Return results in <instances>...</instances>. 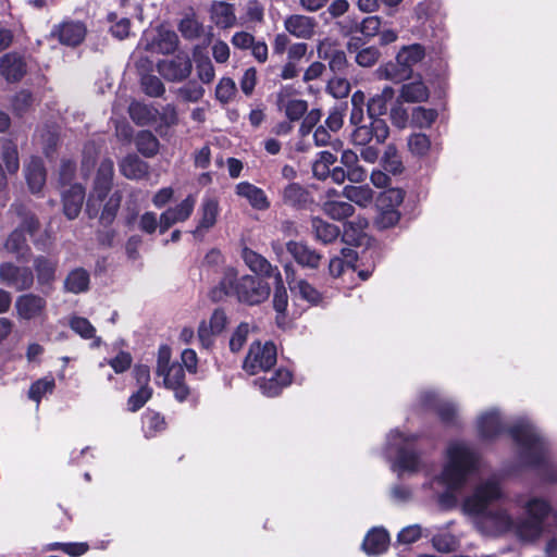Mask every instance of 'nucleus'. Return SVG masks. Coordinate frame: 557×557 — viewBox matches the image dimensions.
I'll return each instance as SVG.
<instances>
[{"label":"nucleus","instance_id":"obj_11","mask_svg":"<svg viewBox=\"0 0 557 557\" xmlns=\"http://www.w3.org/2000/svg\"><path fill=\"white\" fill-rule=\"evenodd\" d=\"M389 136V127L384 119L368 116V121L355 127L351 133V140L355 145L367 146L384 144Z\"/></svg>","mask_w":557,"mask_h":557},{"label":"nucleus","instance_id":"obj_1","mask_svg":"<svg viewBox=\"0 0 557 557\" xmlns=\"http://www.w3.org/2000/svg\"><path fill=\"white\" fill-rule=\"evenodd\" d=\"M507 433L518 447V459L525 469L536 472L541 482L557 484V465L550 458L546 440L527 423L511 425Z\"/></svg>","mask_w":557,"mask_h":557},{"label":"nucleus","instance_id":"obj_48","mask_svg":"<svg viewBox=\"0 0 557 557\" xmlns=\"http://www.w3.org/2000/svg\"><path fill=\"white\" fill-rule=\"evenodd\" d=\"M441 423L446 428H459L460 422L458 418L457 406L448 400H443L440 406L436 407L434 412Z\"/></svg>","mask_w":557,"mask_h":557},{"label":"nucleus","instance_id":"obj_4","mask_svg":"<svg viewBox=\"0 0 557 557\" xmlns=\"http://www.w3.org/2000/svg\"><path fill=\"white\" fill-rule=\"evenodd\" d=\"M113 177L114 163L110 158H104L97 169L92 189L86 201V213L89 219L98 216L102 202L112 189Z\"/></svg>","mask_w":557,"mask_h":557},{"label":"nucleus","instance_id":"obj_63","mask_svg":"<svg viewBox=\"0 0 557 557\" xmlns=\"http://www.w3.org/2000/svg\"><path fill=\"white\" fill-rule=\"evenodd\" d=\"M354 52L356 53L357 64L363 67L373 66L381 57L380 50L374 46L361 47Z\"/></svg>","mask_w":557,"mask_h":557},{"label":"nucleus","instance_id":"obj_21","mask_svg":"<svg viewBox=\"0 0 557 557\" xmlns=\"http://www.w3.org/2000/svg\"><path fill=\"white\" fill-rule=\"evenodd\" d=\"M240 256L249 270L256 274L255 276L275 278L276 273L280 272L276 265H272L265 257L249 247H244Z\"/></svg>","mask_w":557,"mask_h":557},{"label":"nucleus","instance_id":"obj_12","mask_svg":"<svg viewBox=\"0 0 557 557\" xmlns=\"http://www.w3.org/2000/svg\"><path fill=\"white\" fill-rule=\"evenodd\" d=\"M193 62L187 52L180 51L172 58L158 61L157 71L168 82H183L191 73Z\"/></svg>","mask_w":557,"mask_h":557},{"label":"nucleus","instance_id":"obj_34","mask_svg":"<svg viewBox=\"0 0 557 557\" xmlns=\"http://www.w3.org/2000/svg\"><path fill=\"white\" fill-rule=\"evenodd\" d=\"M120 172L128 180H143L149 173V165L137 154L131 153L120 162Z\"/></svg>","mask_w":557,"mask_h":557},{"label":"nucleus","instance_id":"obj_49","mask_svg":"<svg viewBox=\"0 0 557 557\" xmlns=\"http://www.w3.org/2000/svg\"><path fill=\"white\" fill-rule=\"evenodd\" d=\"M143 419L146 437H153L168 426L164 416L150 409L145 412Z\"/></svg>","mask_w":557,"mask_h":557},{"label":"nucleus","instance_id":"obj_16","mask_svg":"<svg viewBox=\"0 0 557 557\" xmlns=\"http://www.w3.org/2000/svg\"><path fill=\"white\" fill-rule=\"evenodd\" d=\"M87 28L83 22L65 20L53 25L50 37L58 39L63 46L75 48L85 40Z\"/></svg>","mask_w":557,"mask_h":557},{"label":"nucleus","instance_id":"obj_38","mask_svg":"<svg viewBox=\"0 0 557 557\" xmlns=\"http://www.w3.org/2000/svg\"><path fill=\"white\" fill-rule=\"evenodd\" d=\"M430 97V90L428 86L421 81H414L410 83L403 84L400 88L399 98L405 102H424Z\"/></svg>","mask_w":557,"mask_h":557},{"label":"nucleus","instance_id":"obj_45","mask_svg":"<svg viewBox=\"0 0 557 557\" xmlns=\"http://www.w3.org/2000/svg\"><path fill=\"white\" fill-rule=\"evenodd\" d=\"M322 209L327 216L337 221H343L355 213V207L347 201L327 200Z\"/></svg>","mask_w":557,"mask_h":557},{"label":"nucleus","instance_id":"obj_60","mask_svg":"<svg viewBox=\"0 0 557 557\" xmlns=\"http://www.w3.org/2000/svg\"><path fill=\"white\" fill-rule=\"evenodd\" d=\"M140 85L143 91L149 97H162L163 94L165 92V87L162 81L156 75H143L140 79Z\"/></svg>","mask_w":557,"mask_h":557},{"label":"nucleus","instance_id":"obj_46","mask_svg":"<svg viewBox=\"0 0 557 557\" xmlns=\"http://www.w3.org/2000/svg\"><path fill=\"white\" fill-rule=\"evenodd\" d=\"M55 389V381L52 375H47L33 382L28 389V398L40 404L42 397L52 394Z\"/></svg>","mask_w":557,"mask_h":557},{"label":"nucleus","instance_id":"obj_50","mask_svg":"<svg viewBox=\"0 0 557 557\" xmlns=\"http://www.w3.org/2000/svg\"><path fill=\"white\" fill-rule=\"evenodd\" d=\"M5 248L17 257H24L30 248L23 230L15 228L10 233L5 242Z\"/></svg>","mask_w":557,"mask_h":557},{"label":"nucleus","instance_id":"obj_41","mask_svg":"<svg viewBox=\"0 0 557 557\" xmlns=\"http://www.w3.org/2000/svg\"><path fill=\"white\" fill-rule=\"evenodd\" d=\"M311 226L315 239L325 245L335 242L341 235V230L337 225L329 223L319 216L311 219Z\"/></svg>","mask_w":557,"mask_h":557},{"label":"nucleus","instance_id":"obj_36","mask_svg":"<svg viewBox=\"0 0 557 557\" xmlns=\"http://www.w3.org/2000/svg\"><path fill=\"white\" fill-rule=\"evenodd\" d=\"M273 309L276 312V324L281 325L280 320H285L288 307V294L284 285L281 272H277L274 278V292L272 297Z\"/></svg>","mask_w":557,"mask_h":557},{"label":"nucleus","instance_id":"obj_22","mask_svg":"<svg viewBox=\"0 0 557 557\" xmlns=\"http://www.w3.org/2000/svg\"><path fill=\"white\" fill-rule=\"evenodd\" d=\"M382 20L377 15L364 17L358 24L359 36H352L347 42L348 51H357L366 46L374 36L379 35Z\"/></svg>","mask_w":557,"mask_h":557},{"label":"nucleus","instance_id":"obj_13","mask_svg":"<svg viewBox=\"0 0 557 557\" xmlns=\"http://www.w3.org/2000/svg\"><path fill=\"white\" fill-rule=\"evenodd\" d=\"M342 166H335L334 183L343 184L346 180L351 183H362L368 176L367 170L360 164L358 154L346 149L341 154Z\"/></svg>","mask_w":557,"mask_h":557},{"label":"nucleus","instance_id":"obj_27","mask_svg":"<svg viewBox=\"0 0 557 557\" xmlns=\"http://www.w3.org/2000/svg\"><path fill=\"white\" fill-rule=\"evenodd\" d=\"M86 197L85 187L82 184H72L62 194L63 213L69 220H74L81 213Z\"/></svg>","mask_w":557,"mask_h":557},{"label":"nucleus","instance_id":"obj_14","mask_svg":"<svg viewBox=\"0 0 557 557\" xmlns=\"http://www.w3.org/2000/svg\"><path fill=\"white\" fill-rule=\"evenodd\" d=\"M15 315L20 321H34L46 315L47 299L35 293H23L14 302Z\"/></svg>","mask_w":557,"mask_h":557},{"label":"nucleus","instance_id":"obj_39","mask_svg":"<svg viewBox=\"0 0 557 557\" xmlns=\"http://www.w3.org/2000/svg\"><path fill=\"white\" fill-rule=\"evenodd\" d=\"M90 275L84 268L70 271L64 280V289L72 294L85 293L89 289Z\"/></svg>","mask_w":557,"mask_h":557},{"label":"nucleus","instance_id":"obj_47","mask_svg":"<svg viewBox=\"0 0 557 557\" xmlns=\"http://www.w3.org/2000/svg\"><path fill=\"white\" fill-rule=\"evenodd\" d=\"M122 195L121 191H114L103 205L102 211L99 216V222L104 227L111 226L114 222L119 209L121 207Z\"/></svg>","mask_w":557,"mask_h":557},{"label":"nucleus","instance_id":"obj_26","mask_svg":"<svg viewBox=\"0 0 557 557\" xmlns=\"http://www.w3.org/2000/svg\"><path fill=\"white\" fill-rule=\"evenodd\" d=\"M317 27V21L312 16L302 14H290L284 20V28L292 36L300 39H310L313 37Z\"/></svg>","mask_w":557,"mask_h":557},{"label":"nucleus","instance_id":"obj_59","mask_svg":"<svg viewBox=\"0 0 557 557\" xmlns=\"http://www.w3.org/2000/svg\"><path fill=\"white\" fill-rule=\"evenodd\" d=\"M408 147L412 154L424 157L431 148L430 137L423 133L411 134L408 138Z\"/></svg>","mask_w":557,"mask_h":557},{"label":"nucleus","instance_id":"obj_9","mask_svg":"<svg viewBox=\"0 0 557 557\" xmlns=\"http://www.w3.org/2000/svg\"><path fill=\"white\" fill-rule=\"evenodd\" d=\"M0 283L15 292H28L34 286L35 274L29 267L17 265L13 262H1Z\"/></svg>","mask_w":557,"mask_h":557},{"label":"nucleus","instance_id":"obj_40","mask_svg":"<svg viewBox=\"0 0 557 557\" xmlns=\"http://www.w3.org/2000/svg\"><path fill=\"white\" fill-rule=\"evenodd\" d=\"M380 75L385 79H391L395 83L404 82L411 77L413 70L405 65L404 62L396 57L394 61H389L379 69Z\"/></svg>","mask_w":557,"mask_h":557},{"label":"nucleus","instance_id":"obj_32","mask_svg":"<svg viewBox=\"0 0 557 557\" xmlns=\"http://www.w3.org/2000/svg\"><path fill=\"white\" fill-rule=\"evenodd\" d=\"M337 156L331 151L323 150L317 153L312 163V175L318 181H326L331 178L334 182L335 166Z\"/></svg>","mask_w":557,"mask_h":557},{"label":"nucleus","instance_id":"obj_5","mask_svg":"<svg viewBox=\"0 0 557 557\" xmlns=\"http://www.w3.org/2000/svg\"><path fill=\"white\" fill-rule=\"evenodd\" d=\"M277 360V350L273 342L264 344L256 341L250 344L248 352L243 362V369L250 375L272 369Z\"/></svg>","mask_w":557,"mask_h":557},{"label":"nucleus","instance_id":"obj_33","mask_svg":"<svg viewBox=\"0 0 557 557\" xmlns=\"http://www.w3.org/2000/svg\"><path fill=\"white\" fill-rule=\"evenodd\" d=\"M25 177L32 193H39L47 177L44 161L39 157H32L25 168Z\"/></svg>","mask_w":557,"mask_h":557},{"label":"nucleus","instance_id":"obj_52","mask_svg":"<svg viewBox=\"0 0 557 557\" xmlns=\"http://www.w3.org/2000/svg\"><path fill=\"white\" fill-rule=\"evenodd\" d=\"M438 112L433 108L417 107L411 113V125L419 128H429L437 120Z\"/></svg>","mask_w":557,"mask_h":557},{"label":"nucleus","instance_id":"obj_15","mask_svg":"<svg viewBox=\"0 0 557 557\" xmlns=\"http://www.w3.org/2000/svg\"><path fill=\"white\" fill-rule=\"evenodd\" d=\"M286 251L296 264L302 269L318 270L324 259L323 253L305 240H288L286 243Z\"/></svg>","mask_w":557,"mask_h":557},{"label":"nucleus","instance_id":"obj_62","mask_svg":"<svg viewBox=\"0 0 557 557\" xmlns=\"http://www.w3.org/2000/svg\"><path fill=\"white\" fill-rule=\"evenodd\" d=\"M70 327L84 339L95 338L96 329L87 318L73 317L70 320Z\"/></svg>","mask_w":557,"mask_h":557},{"label":"nucleus","instance_id":"obj_10","mask_svg":"<svg viewBox=\"0 0 557 557\" xmlns=\"http://www.w3.org/2000/svg\"><path fill=\"white\" fill-rule=\"evenodd\" d=\"M525 510L528 517L521 522L520 532L534 537L541 535L544 521L553 511L550 503L544 498L533 497L527 503Z\"/></svg>","mask_w":557,"mask_h":557},{"label":"nucleus","instance_id":"obj_7","mask_svg":"<svg viewBox=\"0 0 557 557\" xmlns=\"http://www.w3.org/2000/svg\"><path fill=\"white\" fill-rule=\"evenodd\" d=\"M502 497V488L497 482L487 481L478 485L473 493L466 497L462 504L465 512L471 516L484 517L492 502Z\"/></svg>","mask_w":557,"mask_h":557},{"label":"nucleus","instance_id":"obj_57","mask_svg":"<svg viewBox=\"0 0 557 557\" xmlns=\"http://www.w3.org/2000/svg\"><path fill=\"white\" fill-rule=\"evenodd\" d=\"M34 103L33 94L27 89H22L12 98V111L16 116H23Z\"/></svg>","mask_w":557,"mask_h":557},{"label":"nucleus","instance_id":"obj_30","mask_svg":"<svg viewBox=\"0 0 557 557\" xmlns=\"http://www.w3.org/2000/svg\"><path fill=\"white\" fill-rule=\"evenodd\" d=\"M236 194L246 198L249 205L257 210L264 211L271 206L264 190L249 182H240L236 185Z\"/></svg>","mask_w":557,"mask_h":557},{"label":"nucleus","instance_id":"obj_56","mask_svg":"<svg viewBox=\"0 0 557 557\" xmlns=\"http://www.w3.org/2000/svg\"><path fill=\"white\" fill-rule=\"evenodd\" d=\"M49 550H61L70 557H79L86 554L89 549V545L86 542H53L48 545Z\"/></svg>","mask_w":557,"mask_h":557},{"label":"nucleus","instance_id":"obj_61","mask_svg":"<svg viewBox=\"0 0 557 557\" xmlns=\"http://www.w3.org/2000/svg\"><path fill=\"white\" fill-rule=\"evenodd\" d=\"M382 165L386 172L394 175L400 174L404 171V165L400 157L397 153L395 146L389 145L383 156Z\"/></svg>","mask_w":557,"mask_h":557},{"label":"nucleus","instance_id":"obj_28","mask_svg":"<svg viewBox=\"0 0 557 557\" xmlns=\"http://www.w3.org/2000/svg\"><path fill=\"white\" fill-rule=\"evenodd\" d=\"M476 430L479 437L484 441L495 440L505 431L502 418L496 411L481 414L476 422Z\"/></svg>","mask_w":557,"mask_h":557},{"label":"nucleus","instance_id":"obj_55","mask_svg":"<svg viewBox=\"0 0 557 557\" xmlns=\"http://www.w3.org/2000/svg\"><path fill=\"white\" fill-rule=\"evenodd\" d=\"M1 158L9 174L17 173L20 169L18 150L13 141L9 140L3 145Z\"/></svg>","mask_w":557,"mask_h":557},{"label":"nucleus","instance_id":"obj_17","mask_svg":"<svg viewBox=\"0 0 557 557\" xmlns=\"http://www.w3.org/2000/svg\"><path fill=\"white\" fill-rule=\"evenodd\" d=\"M196 199L193 195H188L175 207H170L160 214V234H164L174 224L187 221L194 212Z\"/></svg>","mask_w":557,"mask_h":557},{"label":"nucleus","instance_id":"obj_42","mask_svg":"<svg viewBox=\"0 0 557 557\" xmlns=\"http://www.w3.org/2000/svg\"><path fill=\"white\" fill-rule=\"evenodd\" d=\"M137 151L145 158L154 157L160 149V143L151 131L143 129L135 136Z\"/></svg>","mask_w":557,"mask_h":557},{"label":"nucleus","instance_id":"obj_44","mask_svg":"<svg viewBox=\"0 0 557 557\" xmlns=\"http://www.w3.org/2000/svg\"><path fill=\"white\" fill-rule=\"evenodd\" d=\"M157 110H152L145 103L132 102L128 107V114L132 121L138 126L151 125L156 121Z\"/></svg>","mask_w":557,"mask_h":557},{"label":"nucleus","instance_id":"obj_31","mask_svg":"<svg viewBox=\"0 0 557 557\" xmlns=\"http://www.w3.org/2000/svg\"><path fill=\"white\" fill-rule=\"evenodd\" d=\"M210 17L216 27L226 29L235 25V7L225 1H213L209 9Z\"/></svg>","mask_w":557,"mask_h":557},{"label":"nucleus","instance_id":"obj_8","mask_svg":"<svg viewBox=\"0 0 557 557\" xmlns=\"http://www.w3.org/2000/svg\"><path fill=\"white\" fill-rule=\"evenodd\" d=\"M158 376L163 377V386L173 392L176 401L198 403V394L186 383L185 369L181 363L172 362V366Z\"/></svg>","mask_w":557,"mask_h":557},{"label":"nucleus","instance_id":"obj_6","mask_svg":"<svg viewBox=\"0 0 557 557\" xmlns=\"http://www.w3.org/2000/svg\"><path fill=\"white\" fill-rule=\"evenodd\" d=\"M404 191L399 188H391L383 191L377 198L379 213L374 224L379 230L394 227L400 220L398 207L404 201Z\"/></svg>","mask_w":557,"mask_h":557},{"label":"nucleus","instance_id":"obj_54","mask_svg":"<svg viewBox=\"0 0 557 557\" xmlns=\"http://www.w3.org/2000/svg\"><path fill=\"white\" fill-rule=\"evenodd\" d=\"M299 297L311 306H319L323 302V294L305 278L297 282Z\"/></svg>","mask_w":557,"mask_h":557},{"label":"nucleus","instance_id":"obj_51","mask_svg":"<svg viewBox=\"0 0 557 557\" xmlns=\"http://www.w3.org/2000/svg\"><path fill=\"white\" fill-rule=\"evenodd\" d=\"M396 55L398 60L404 62L405 65H408L409 69H412L416 64L424 59L425 49L420 44H413L403 47Z\"/></svg>","mask_w":557,"mask_h":557},{"label":"nucleus","instance_id":"obj_53","mask_svg":"<svg viewBox=\"0 0 557 557\" xmlns=\"http://www.w3.org/2000/svg\"><path fill=\"white\" fill-rule=\"evenodd\" d=\"M160 123L156 127V132L160 136H165L172 126L178 124V114L176 108L172 104H168L163 108L159 114Z\"/></svg>","mask_w":557,"mask_h":557},{"label":"nucleus","instance_id":"obj_29","mask_svg":"<svg viewBox=\"0 0 557 557\" xmlns=\"http://www.w3.org/2000/svg\"><path fill=\"white\" fill-rule=\"evenodd\" d=\"M362 549L368 556L385 553L389 546V534L383 528H373L364 536Z\"/></svg>","mask_w":557,"mask_h":557},{"label":"nucleus","instance_id":"obj_20","mask_svg":"<svg viewBox=\"0 0 557 557\" xmlns=\"http://www.w3.org/2000/svg\"><path fill=\"white\" fill-rule=\"evenodd\" d=\"M281 197L284 206L297 211L307 210L313 203L311 193L295 182L287 184L283 188Z\"/></svg>","mask_w":557,"mask_h":557},{"label":"nucleus","instance_id":"obj_25","mask_svg":"<svg viewBox=\"0 0 557 557\" xmlns=\"http://www.w3.org/2000/svg\"><path fill=\"white\" fill-rule=\"evenodd\" d=\"M319 59L327 60L329 67L334 74H344L348 62L346 53L329 40L320 41L317 47Z\"/></svg>","mask_w":557,"mask_h":557},{"label":"nucleus","instance_id":"obj_35","mask_svg":"<svg viewBox=\"0 0 557 557\" xmlns=\"http://www.w3.org/2000/svg\"><path fill=\"white\" fill-rule=\"evenodd\" d=\"M395 90L393 87L386 86L377 94L370 98L367 103V113L370 117L382 119L387 113L388 103L393 101Z\"/></svg>","mask_w":557,"mask_h":557},{"label":"nucleus","instance_id":"obj_24","mask_svg":"<svg viewBox=\"0 0 557 557\" xmlns=\"http://www.w3.org/2000/svg\"><path fill=\"white\" fill-rule=\"evenodd\" d=\"M58 260L39 255L33 261V271L36 273L37 284L41 288L52 289L57 278Z\"/></svg>","mask_w":557,"mask_h":557},{"label":"nucleus","instance_id":"obj_23","mask_svg":"<svg viewBox=\"0 0 557 557\" xmlns=\"http://www.w3.org/2000/svg\"><path fill=\"white\" fill-rule=\"evenodd\" d=\"M293 382V372L286 368H278L269 379L260 377L256 381L263 395L276 397Z\"/></svg>","mask_w":557,"mask_h":557},{"label":"nucleus","instance_id":"obj_64","mask_svg":"<svg viewBox=\"0 0 557 557\" xmlns=\"http://www.w3.org/2000/svg\"><path fill=\"white\" fill-rule=\"evenodd\" d=\"M152 388L150 386H140L138 391L133 393L127 399L128 410L136 412L141 409L146 403L152 397Z\"/></svg>","mask_w":557,"mask_h":557},{"label":"nucleus","instance_id":"obj_3","mask_svg":"<svg viewBox=\"0 0 557 557\" xmlns=\"http://www.w3.org/2000/svg\"><path fill=\"white\" fill-rule=\"evenodd\" d=\"M480 456L465 444H454L447 449V463L444 466L441 480L450 491H459L468 476L479 469Z\"/></svg>","mask_w":557,"mask_h":557},{"label":"nucleus","instance_id":"obj_19","mask_svg":"<svg viewBox=\"0 0 557 557\" xmlns=\"http://www.w3.org/2000/svg\"><path fill=\"white\" fill-rule=\"evenodd\" d=\"M199 213L200 219L191 234L196 239L202 240L207 232L216 224L220 213L218 199L213 197L205 198L199 208Z\"/></svg>","mask_w":557,"mask_h":557},{"label":"nucleus","instance_id":"obj_43","mask_svg":"<svg viewBox=\"0 0 557 557\" xmlns=\"http://www.w3.org/2000/svg\"><path fill=\"white\" fill-rule=\"evenodd\" d=\"M178 30L185 39H197L203 33V25L198 21L193 8L184 15L178 23Z\"/></svg>","mask_w":557,"mask_h":557},{"label":"nucleus","instance_id":"obj_18","mask_svg":"<svg viewBox=\"0 0 557 557\" xmlns=\"http://www.w3.org/2000/svg\"><path fill=\"white\" fill-rule=\"evenodd\" d=\"M0 74L11 84L20 83L27 74V63L18 52H8L0 58Z\"/></svg>","mask_w":557,"mask_h":557},{"label":"nucleus","instance_id":"obj_58","mask_svg":"<svg viewBox=\"0 0 557 557\" xmlns=\"http://www.w3.org/2000/svg\"><path fill=\"white\" fill-rule=\"evenodd\" d=\"M178 36L173 30H164L159 34L156 40V49L163 54H172L178 46Z\"/></svg>","mask_w":557,"mask_h":557},{"label":"nucleus","instance_id":"obj_37","mask_svg":"<svg viewBox=\"0 0 557 557\" xmlns=\"http://www.w3.org/2000/svg\"><path fill=\"white\" fill-rule=\"evenodd\" d=\"M396 468L401 472H417L420 468V454L413 448L401 445L397 448Z\"/></svg>","mask_w":557,"mask_h":557},{"label":"nucleus","instance_id":"obj_2","mask_svg":"<svg viewBox=\"0 0 557 557\" xmlns=\"http://www.w3.org/2000/svg\"><path fill=\"white\" fill-rule=\"evenodd\" d=\"M218 290L250 307L264 302L271 295L270 284L263 278L249 274L238 276V272L234 268H230L225 271L219 286L213 293Z\"/></svg>","mask_w":557,"mask_h":557}]
</instances>
